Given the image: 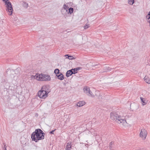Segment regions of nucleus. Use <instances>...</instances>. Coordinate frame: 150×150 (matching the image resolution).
<instances>
[{
	"instance_id": "1",
	"label": "nucleus",
	"mask_w": 150,
	"mask_h": 150,
	"mask_svg": "<svg viewBox=\"0 0 150 150\" xmlns=\"http://www.w3.org/2000/svg\"><path fill=\"white\" fill-rule=\"evenodd\" d=\"M110 118L113 121H115L119 124L123 125L126 123L125 117L120 115L119 112H111L110 113Z\"/></svg>"
},
{
	"instance_id": "2",
	"label": "nucleus",
	"mask_w": 150,
	"mask_h": 150,
	"mask_svg": "<svg viewBox=\"0 0 150 150\" xmlns=\"http://www.w3.org/2000/svg\"><path fill=\"white\" fill-rule=\"evenodd\" d=\"M39 129H36L33 132L31 135V138L33 141L35 142H38V140H42V137L41 135V133L39 131Z\"/></svg>"
},
{
	"instance_id": "3",
	"label": "nucleus",
	"mask_w": 150,
	"mask_h": 150,
	"mask_svg": "<svg viewBox=\"0 0 150 150\" xmlns=\"http://www.w3.org/2000/svg\"><path fill=\"white\" fill-rule=\"evenodd\" d=\"M5 3L6 11L8 12V14L10 16L12 15L13 11L11 3L8 0H2Z\"/></svg>"
},
{
	"instance_id": "4",
	"label": "nucleus",
	"mask_w": 150,
	"mask_h": 150,
	"mask_svg": "<svg viewBox=\"0 0 150 150\" xmlns=\"http://www.w3.org/2000/svg\"><path fill=\"white\" fill-rule=\"evenodd\" d=\"M38 81H50L51 80L50 76L47 74H39Z\"/></svg>"
},
{
	"instance_id": "5",
	"label": "nucleus",
	"mask_w": 150,
	"mask_h": 150,
	"mask_svg": "<svg viewBox=\"0 0 150 150\" xmlns=\"http://www.w3.org/2000/svg\"><path fill=\"white\" fill-rule=\"evenodd\" d=\"M147 134V132L146 130L145 129H142L141 130L139 136L143 140H144L146 138Z\"/></svg>"
},
{
	"instance_id": "6",
	"label": "nucleus",
	"mask_w": 150,
	"mask_h": 150,
	"mask_svg": "<svg viewBox=\"0 0 150 150\" xmlns=\"http://www.w3.org/2000/svg\"><path fill=\"white\" fill-rule=\"evenodd\" d=\"M40 90H42V91L45 92V96L47 95L49 92H50V90H49V86L47 85H44L43 86Z\"/></svg>"
},
{
	"instance_id": "7",
	"label": "nucleus",
	"mask_w": 150,
	"mask_h": 150,
	"mask_svg": "<svg viewBox=\"0 0 150 150\" xmlns=\"http://www.w3.org/2000/svg\"><path fill=\"white\" fill-rule=\"evenodd\" d=\"M45 92L42 91V90H40L38 92L37 95L40 98H45L47 96V95L45 96Z\"/></svg>"
},
{
	"instance_id": "8",
	"label": "nucleus",
	"mask_w": 150,
	"mask_h": 150,
	"mask_svg": "<svg viewBox=\"0 0 150 150\" xmlns=\"http://www.w3.org/2000/svg\"><path fill=\"white\" fill-rule=\"evenodd\" d=\"M73 70L71 69L67 71L66 73V76L67 77H69L72 74H74Z\"/></svg>"
},
{
	"instance_id": "9",
	"label": "nucleus",
	"mask_w": 150,
	"mask_h": 150,
	"mask_svg": "<svg viewBox=\"0 0 150 150\" xmlns=\"http://www.w3.org/2000/svg\"><path fill=\"white\" fill-rule=\"evenodd\" d=\"M85 103L84 101H80L77 103V105L79 107H81L84 105Z\"/></svg>"
},
{
	"instance_id": "10",
	"label": "nucleus",
	"mask_w": 150,
	"mask_h": 150,
	"mask_svg": "<svg viewBox=\"0 0 150 150\" xmlns=\"http://www.w3.org/2000/svg\"><path fill=\"white\" fill-rule=\"evenodd\" d=\"M58 77V79L61 80H63L64 79V75L62 73H60L59 75H56Z\"/></svg>"
},
{
	"instance_id": "11",
	"label": "nucleus",
	"mask_w": 150,
	"mask_h": 150,
	"mask_svg": "<svg viewBox=\"0 0 150 150\" xmlns=\"http://www.w3.org/2000/svg\"><path fill=\"white\" fill-rule=\"evenodd\" d=\"M81 69V67H77L74 69H72L73 70V71L74 74H76L77 73V71H79L80 69Z\"/></svg>"
},
{
	"instance_id": "12",
	"label": "nucleus",
	"mask_w": 150,
	"mask_h": 150,
	"mask_svg": "<svg viewBox=\"0 0 150 150\" xmlns=\"http://www.w3.org/2000/svg\"><path fill=\"white\" fill-rule=\"evenodd\" d=\"M83 91L84 92L86 93L87 95L88 94V92H89L90 90V88H89L88 87H85L83 88Z\"/></svg>"
},
{
	"instance_id": "13",
	"label": "nucleus",
	"mask_w": 150,
	"mask_h": 150,
	"mask_svg": "<svg viewBox=\"0 0 150 150\" xmlns=\"http://www.w3.org/2000/svg\"><path fill=\"white\" fill-rule=\"evenodd\" d=\"M39 74H37L35 76L33 75H31V77L32 79H36L38 81V78L39 76Z\"/></svg>"
},
{
	"instance_id": "14",
	"label": "nucleus",
	"mask_w": 150,
	"mask_h": 150,
	"mask_svg": "<svg viewBox=\"0 0 150 150\" xmlns=\"http://www.w3.org/2000/svg\"><path fill=\"white\" fill-rule=\"evenodd\" d=\"M144 80L145 81L146 83L148 84L150 83V80L147 76H145L144 78Z\"/></svg>"
},
{
	"instance_id": "15",
	"label": "nucleus",
	"mask_w": 150,
	"mask_h": 150,
	"mask_svg": "<svg viewBox=\"0 0 150 150\" xmlns=\"http://www.w3.org/2000/svg\"><path fill=\"white\" fill-rule=\"evenodd\" d=\"M65 56L66 58H68L69 59L72 60L75 59L73 56L69 55V54L65 55Z\"/></svg>"
},
{
	"instance_id": "16",
	"label": "nucleus",
	"mask_w": 150,
	"mask_h": 150,
	"mask_svg": "<svg viewBox=\"0 0 150 150\" xmlns=\"http://www.w3.org/2000/svg\"><path fill=\"white\" fill-rule=\"evenodd\" d=\"M71 146V143H68L66 146V150H70Z\"/></svg>"
},
{
	"instance_id": "17",
	"label": "nucleus",
	"mask_w": 150,
	"mask_h": 150,
	"mask_svg": "<svg viewBox=\"0 0 150 150\" xmlns=\"http://www.w3.org/2000/svg\"><path fill=\"white\" fill-rule=\"evenodd\" d=\"M140 99L142 102V104L143 105H146L147 103L146 102V100L144 98H143L142 97H140Z\"/></svg>"
},
{
	"instance_id": "18",
	"label": "nucleus",
	"mask_w": 150,
	"mask_h": 150,
	"mask_svg": "<svg viewBox=\"0 0 150 150\" xmlns=\"http://www.w3.org/2000/svg\"><path fill=\"white\" fill-rule=\"evenodd\" d=\"M39 129V131H40V132L41 133V136H42L43 137H42V139H44L45 133H44L40 129Z\"/></svg>"
},
{
	"instance_id": "19",
	"label": "nucleus",
	"mask_w": 150,
	"mask_h": 150,
	"mask_svg": "<svg viewBox=\"0 0 150 150\" xmlns=\"http://www.w3.org/2000/svg\"><path fill=\"white\" fill-rule=\"evenodd\" d=\"M22 5H23V6L24 7L26 8H27L28 6V4L26 2H25L24 1L23 2Z\"/></svg>"
},
{
	"instance_id": "20",
	"label": "nucleus",
	"mask_w": 150,
	"mask_h": 150,
	"mask_svg": "<svg viewBox=\"0 0 150 150\" xmlns=\"http://www.w3.org/2000/svg\"><path fill=\"white\" fill-rule=\"evenodd\" d=\"M73 10L74 9L70 7L68 9V13H69L70 14H71L73 12Z\"/></svg>"
},
{
	"instance_id": "21",
	"label": "nucleus",
	"mask_w": 150,
	"mask_h": 150,
	"mask_svg": "<svg viewBox=\"0 0 150 150\" xmlns=\"http://www.w3.org/2000/svg\"><path fill=\"white\" fill-rule=\"evenodd\" d=\"M134 2V0H128V3L130 5H132Z\"/></svg>"
},
{
	"instance_id": "22",
	"label": "nucleus",
	"mask_w": 150,
	"mask_h": 150,
	"mask_svg": "<svg viewBox=\"0 0 150 150\" xmlns=\"http://www.w3.org/2000/svg\"><path fill=\"white\" fill-rule=\"evenodd\" d=\"M146 18L147 19V21L149 22V21L150 20V11L148 13V14L146 15Z\"/></svg>"
},
{
	"instance_id": "23",
	"label": "nucleus",
	"mask_w": 150,
	"mask_h": 150,
	"mask_svg": "<svg viewBox=\"0 0 150 150\" xmlns=\"http://www.w3.org/2000/svg\"><path fill=\"white\" fill-rule=\"evenodd\" d=\"M64 10L66 11L67 12V11L68 10V9H69V7H68L67 6L66 4H64Z\"/></svg>"
},
{
	"instance_id": "24",
	"label": "nucleus",
	"mask_w": 150,
	"mask_h": 150,
	"mask_svg": "<svg viewBox=\"0 0 150 150\" xmlns=\"http://www.w3.org/2000/svg\"><path fill=\"white\" fill-rule=\"evenodd\" d=\"M113 142H111L109 144V149L110 150H112V145L113 144Z\"/></svg>"
},
{
	"instance_id": "25",
	"label": "nucleus",
	"mask_w": 150,
	"mask_h": 150,
	"mask_svg": "<svg viewBox=\"0 0 150 150\" xmlns=\"http://www.w3.org/2000/svg\"><path fill=\"white\" fill-rule=\"evenodd\" d=\"M54 72L55 74H59V69H55L54 71Z\"/></svg>"
},
{
	"instance_id": "26",
	"label": "nucleus",
	"mask_w": 150,
	"mask_h": 150,
	"mask_svg": "<svg viewBox=\"0 0 150 150\" xmlns=\"http://www.w3.org/2000/svg\"><path fill=\"white\" fill-rule=\"evenodd\" d=\"M87 95L89 96H94V95L93 93L90 90L89 92H88Z\"/></svg>"
},
{
	"instance_id": "27",
	"label": "nucleus",
	"mask_w": 150,
	"mask_h": 150,
	"mask_svg": "<svg viewBox=\"0 0 150 150\" xmlns=\"http://www.w3.org/2000/svg\"><path fill=\"white\" fill-rule=\"evenodd\" d=\"M90 26L89 24L86 25L84 26V29H86L89 27Z\"/></svg>"
},
{
	"instance_id": "28",
	"label": "nucleus",
	"mask_w": 150,
	"mask_h": 150,
	"mask_svg": "<svg viewBox=\"0 0 150 150\" xmlns=\"http://www.w3.org/2000/svg\"><path fill=\"white\" fill-rule=\"evenodd\" d=\"M111 69H112V68L108 67L106 68V69H105V70H107L108 71H110L111 70Z\"/></svg>"
},
{
	"instance_id": "29",
	"label": "nucleus",
	"mask_w": 150,
	"mask_h": 150,
	"mask_svg": "<svg viewBox=\"0 0 150 150\" xmlns=\"http://www.w3.org/2000/svg\"><path fill=\"white\" fill-rule=\"evenodd\" d=\"M55 130V129L52 130V131L50 132V133L51 134H54V132Z\"/></svg>"
},
{
	"instance_id": "30",
	"label": "nucleus",
	"mask_w": 150,
	"mask_h": 150,
	"mask_svg": "<svg viewBox=\"0 0 150 150\" xmlns=\"http://www.w3.org/2000/svg\"><path fill=\"white\" fill-rule=\"evenodd\" d=\"M3 144L4 145V149H6V146L5 143H4Z\"/></svg>"
},
{
	"instance_id": "31",
	"label": "nucleus",
	"mask_w": 150,
	"mask_h": 150,
	"mask_svg": "<svg viewBox=\"0 0 150 150\" xmlns=\"http://www.w3.org/2000/svg\"><path fill=\"white\" fill-rule=\"evenodd\" d=\"M96 65H93V66H96Z\"/></svg>"
},
{
	"instance_id": "32",
	"label": "nucleus",
	"mask_w": 150,
	"mask_h": 150,
	"mask_svg": "<svg viewBox=\"0 0 150 150\" xmlns=\"http://www.w3.org/2000/svg\"><path fill=\"white\" fill-rule=\"evenodd\" d=\"M4 150H7L6 149H4Z\"/></svg>"
}]
</instances>
